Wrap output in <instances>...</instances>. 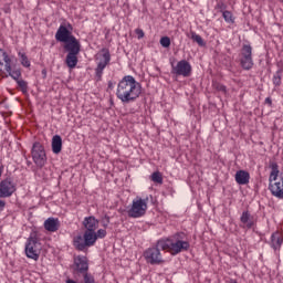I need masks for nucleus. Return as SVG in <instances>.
<instances>
[{"label":"nucleus","instance_id":"16","mask_svg":"<svg viewBox=\"0 0 283 283\" xmlns=\"http://www.w3.org/2000/svg\"><path fill=\"white\" fill-rule=\"evenodd\" d=\"M74 264H75V270L78 273H82L83 275H85V273H87V271H90V263H87V258L86 256H76L74 259Z\"/></svg>","mask_w":283,"mask_h":283},{"label":"nucleus","instance_id":"13","mask_svg":"<svg viewBox=\"0 0 283 283\" xmlns=\"http://www.w3.org/2000/svg\"><path fill=\"white\" fill-rule=\"evenodd\" d=\"M64 49L69 52L66 55V64L70 67H76V63H78V57L76 55L81 52V44H75L73 46L64 45Z\"/></svg>","mask_w":283,"mask_h":283},{"label":"nucleus","instance_id":"38","mask_svg":"<svg viewBox=\"0 0 283 283\" xmlns=\"http://www.w3.org/2000/svg\"><path fill=\"white\" fill-rule=\"evenodd\" d=\"M265 103L266 105H273V101L271 99V97H266Z\"/></svg>","mask_w":283,"mask_h":283},{"label":"nucleus","instance_id":"30","mask_svg":"<svg viewBox=\"0 0 283 283\" xmlns=\"http://www.w3.org/2000/svg\"><path fill=\"white\" fill-rule=\"evenodd\" d=\"M83 277H84V283H96L94 275H92L91 273H84Z\"/></svg>","mask_w":283,"mask_h":283},{"label":"nucleus","instance_id":"26","mask_svg":"<svg viewBox=\"0 0 283 283\" xmlns=\"http://www.w3.org/2000/svg\"><path fill=\"white\" fill-rule=\"evenodd\" d=\"M191 39L195 41V43H198L200 48H205V40H202V36H200L198 33H192Z\"/></svg>","mask_w":283,"mask_h":283},{"label":"nucleus","instance_id":"32","mask_svg":"<svg viewBox=\"0 0 283 283\" xmlns=\"http://www.w3.org/2000/svg\"><path fill=\"white\" fill-rule=\"evenodd\" d=\"M216 10H219V12H221V14H222L223 12H227V6H226V3L222 2V1L218 2L217 6H216Z\"/></svg>","mask_w":283,"mask_h":283},{"label":"nucleus","instance_id":"36","mask_svg":"<svg viewBox=\"0 0 283 283\" xmlns=\"http://www.w3.org/2000/svg\"><path fill=\"white\" fill-rule=\"evenodd\" d=\"M177 75H182V76L187 77V76H191V73L190 72H177Z\"/></svg>","mask_w":283,"mask_h":283},{"label":"nucleus","instance_id":"9","mask_svg":"<svg viewBox=\"0 0 283 283\" xmlns=\"http://www.w3.org/2000/svg\"><path fill=\"white\" fill-rule=\"evenodd\" d=\"M17 193V182L12 177H7L0 181V198H12Z\"/></svg>","mask_w":283,"mask_h":283},{"label":"nucleus","instance_id":"19","mask_svg":"<svg viewBox=\"0 0 283 283\" xmlns=\"http://www.w3.org/2000/svg\"><path fill=\"white\" fill-rule=\"evenodd\" d=\"M240 220L248 229H252L253 224H255V220L249 210L242 212Z\"/></svg>","mask_w":283,"mask_h":283},{"label":"nucleus","instance_id":"5","mask_svg":"<svg viewBox=\"0 0 283 283\" xmlns=\"http://www.w3.org/2000/svg\"><path fill=\"white\" fill-rule=\"evenodd\" d=\"M147 201L148 199L136 197L127 210L128 218H143L147 213Z\"/></svg>","mask_w":283,"mask_h":283},{"label":"nucleus","instance_id":"15","mask_svg":"<svg viewBox=\"0 0 283 283\" xmlns=\"http://www.w3.org/2000/svg\"><path fill=\"white\" fill-rule=\"evenodd\" d=\"M109 61H112L109 50L103 49L102 54L97 60V72H103V70H105V67H107V65L109 64Z\"/></svg>","mask_w":283,"mask_h":283},{"label":"nucleus","instance_id":"40","mask_svg":"<svg viewBox=\"0 0 283 283\" xmlns=\"http://www.w3.org/2000/svg\"><path fill=\"white\" fill-rule=\"evenodd\" d=\"M66 283H77V282L72 279H69V280H66Z\"/></svg>","mask_w":283,"mask_h":283},{"label":"nucleus","instance_id":"34","mask_svg":"<svg viewBox=\"0 0 283 283\" xmlns=\"http://www.w3.org/2000/svg\"><path fill=\"white\" fill-rule=\"evenodd\" d=\"M274 85H280L282 83V77L280 76V73H276L273 77Z\"/></svg>","mask_w":283,"mask_h":283},{"label":"nucleus","instance_id":"12","mask_svg":"<svg viewBox=\"0 0 283 283\" xmlns=\"http://www.w3.org/2000/svg\"><path fill=\"white\" fill-rule=\"evenodd\" d=\"M82 224L85 229L84 234H86V238L94 240L96 238L94 233L98 229L99 224L98 219H96L94 216L86 217L84 218Z\"/></svg>","mask_w":283,"mask_h":283},{"label":"nucleus","instance_id":"7","mask_svg":"<svg viewBox=\"0 0 283 283\" xmlns=\"http://www.w3.org/2000/svg\"><path fill=\"white\" fill-rule=\"evenodd\" d=\"M31 156L36 167H40V169L45 167V163H48V156L45 155V148L43 147V144L35 142L31 150Z\"/></svg>","mask_w":283,"mask_h":283},{"label":"nucleus","instance_id":"10","mask_svg":"<svg viewBox=\"0 0 283 283\" xmlns=\"http://www.w3.org/2000/svg\"><path fill=\"white\" fill-rule=\"evenodd\" d=\"M12 72L17 70V57L9 55L3 49H0V72Z\"/></svg>","mask_w":283,"mask_h":283},{"label":"nucleus","instance_id":"24","mask_svg":"<svg viewBox=\"0 0 283 283\" xmlns=\"http://www.w3.org/2000/svg\"><path fill=\"white\" fill-rule=\"evenodd\" d=\"M18 56H19L21 65H23V67H30V60L28 59V55H25V53L19 52Z\"/></svg>","mask_w":283,"mask_h":283},{"label":"nucleus","instance_id":"8","mask_svg":"<svg viewBox=\"0 0 283 283\" xmlns=\"http://www.w3.org/2000/svg\"><path fill=\"white\" fill-rule=\"evenodd\" d=\"M25 255L30 260H39L41 255V243L36 237H30L25 244Z\"/></svg>","mask_w":283,"mask_h":283},{"label":"nucleus","instance_id":"35","mask_svg":"<svg viewBox=\"0 0 283 283\" xmlns=\"http://www.w3.org/2000/svg\"><path fill=\"white\" fill-rule=\"evenodd\" d=\"M136 34L138 39H143L145 36V32L142 29H136Z\"/></svg>","mask_w":283,"mask_h":283},{"label":"nucleus","instance_id":"17","mask_svg":"<svg viewBox=\"0 0 283 283\" xmlns=\"http://www.w3.org/2000/svg\"><path fill=\"white\" fill-rule=\"evenodd\" d=\"M44 229L49 231V233H56L59 229H61V221L59 218L50 217L44 221Z\"/></svg>","mask_w":283,"mask_h":283},{"label":"nucleus","instance_id":"29","mask_svg":"<svg viewBox=\"0 0 283 283\" xmlns=\"http://www.w3.org/2000/svg\"><path fill=\"white\" fill-rule=\"evenodd\" d=\"M151 180L153 182H157V185H163V175L158 171L153 172Z\"/></svg>","mask_w":283,"mask_h":283},{"label":"nucleus","instance_id":"18","mask_svg":"<svg viewBox=\"0 0 283 283\" xmlns=\"http://www.w3.org/2000/svg\"><path fill=\"white\" fill-rule=\"evenodd\" d=\"M234 178L238 185H249V180H251V175H249V172L245 170H238Z\"/></svg>","mask_w":283,"mask_h":283},{"label":"nucleus","instance_id":"22","mask_svg":"<svg viewBox=\"0 0 283 283\" xmlns=\"http://www.w3.org/2000/svg\"><path fill=\"white\" fill-rule=\"evenodd\" d=\"M175 72H191V64L187 60H181L175 66Z\"/></svg>","mask_w":283,"mask_h":283},{"label":"nucleus","instance_id":"27","mask_svg":"<svg viewBox=\"0 0 283 283\" xmlns=\"http://www.w3.org/2000/svg\"><path fill=\"white\" fill-rule=\"evenodd\" d=\"M161 48H170L171 39L169 36H161L159 40Z\"/></svg>","mask_w":283,"mask_h":283},{"label":"nucleus","instance_id":"28","mask_svg":"<svg viewBox=\"0 0 283 283\" xmlns=\"http://www.w3.org/2000/svg\"><path fill=\"white\" fill-rule=\"evenodd\" d=\"M17 84L20 87L22 94H28V82L24 80H18Z\"/></svg>","mask_w":283,"mask_h":283},{"label":"nucleus","instance_id":"20","mask_svg":"<svg viewBox=\"0 0 283 283\" xmlns=\"http://www.w3.org/2000/svg\"><path fill=\"white\" fill-rule=\"evenodd\" d=\"M282 234L280 232H274L271 237V247L274 249V251H280V248L282 247Z\"/></svg>","mask_w":283,"mask_h":283},{"label":"nucleus","instance_id":"21","mask_svg":"<svg viewBox=\"0 0 283 283\" xmlns=\"http://www.w3.org/2000/svg\"><path fill=\"white\" fill-rule=\"evenodd\" d=\"M62 149H63V139L59 135L53 136V138H52L53 154H61Z\"/></svg>","mask_w":283,"mask_h":283},{"label":"nucleus","instance_id":"4","mask_svg":"<svg viewBox=\"0 0 283 283\" xmlns=\"http://www.w3.org/2000/svg\"><path fill=\"white\" fill-rule=\"evenodd\" d=\"M72 25L70 23L61 24L55 33V39L60 43H66L65 45H78L81 42L72 34Z\"/></svg>","mask_w":283,"mask_h":283},{"label":"nucleus","instance_id":"31","mask_svg":"<svg viewBox=\"0 0 283 283\" xmlns=\"http://www.w3.org/2000/svg\"><path fill=\"white\" fill-rule=\"evenodd\" d=\"M214 90L218 92H222V94H227V86L220 84V83H213Z\"/></svg>","mask_w":283,"mask_h":283},{"label":"nucleus","instance_id":"1","mask_svg":"<svg viewBox=\"0 0 283 283\" xmlns=\"http://www.w3.org/2000/svg\"><path fill=\"white\" fill-rule=\"evenodd\" d=\"M140 94H143V86L132 75L124 76L117 84L116 97L124 105L136 103L140 98Z\"/></svg>","mask_w":283,"mask_h":283},{"label":"nucleus","instance_id":"2","mask_svg":"<svg viewBox=\"0 0 283 283\" xmlns=\"http://www.w3.org/2000/svg\"><path fill=\"white\" fill-rule=\"evenodd\" d=\"M157 247H159L161 251H168L170 255H178V253L189 251L190 244L189 241L182 240L181 233H177L168 239L158 240Z\"/></svg>","mask_w":283,"mask_h":283},{"label":"nucleus","instance_id":"6","mask_svg":"<svg viewBox=\"0 0 283 283\" xmlns=\"http://www.w3.org/2000/svg\"><path fill=\"white\" fill-rule=\"evenodd\" d=\"M144 260H146L147 264L151 265L165 264V260L163 259V253H160V247H158V242L156 245L150 247L144 251Z\"/></svg>","mask_w":283,"mask_h":283},{"label":"nucleus","instance_id":"25","mask_svg":"<svg viewBox=\"0 0 283 283\" xmlns=\"http://www.w3.org/2000/svg\"><path fill=\"white\" fill-rule=\"evenodd\" d=\"M222 17L226 23H235V20L233 19V13H231V11H223Z\"/></svg>","mask_w":283,"mask_h":283},{"label":"nucleus","instance_id":"11","mask_svg":"<svg viewBox=\"0 0 283 283\" xmlns=\"http://www.w3.org/2000/svg\"><path fill=\"white\" fill-rule=\"evenodd\" d=\"M240 63L243 70H251L253 67V48L250 44H243Z\"/></svg>","mask_w":283,"mask_h":283},{"label":"nucleus","instance_id":"14","mask_svg":"<svg viewBox=\"0 0 283 283\" xmlns=\"http://www.w3.org/2000/svg\"><path fill=\"white\" fill-rule=\"evenodd\" d=\"M73 245L77 251H85L87 247H94V239H90L87 234L77 235L73 239Z\"/></svg>","mask_w":283,"mask_h":283},{"label":"nucleus","instance_id":"37","mask_svg":"<svg viewBox=\"0 0 283 283\" xmlns=\"http://www.w3.org/2000/svg\"><path fill=\"white\" fill-rule=\"evenodd\" d=\"M3 209H6V201L0 199V211H3Z\"/></svg>","mask_w":283,"mask_h":283},{"label":"nucleus","instance_id":"39","mask_svg":"<svg viewBox=\"0 0 283 283\" xmlns=\"http://www.w3.org/2000/svg\"><path fill=\"white\" fill-rule=\"evenodd\" d=\"M105 219H106V223H103V228H104V229H107V224H108V222H109V217H105Z\"/></svg>","mask_w":283,"mask_h":283},{"label":"nucleus","instance_id":"33","mask_svg":"<svg viewBox=\"0 0 283 283\" xmlns=\"http://www.w3.org/2000/svg\"><path fill=\"white\" fill-rule=\"evenodd\" d=\"M10 76L13 77L14 81H17V83H19V81H21V72H10L9 73Z\"/></svg>","mask_w":283,"mask_h":283},{"label":"nucleus","instance_id":"3","mask_svg":"<svg viewBox=\"0 0 283 283\" xmlns=\"http://www.w3.org/2000/svg\"><path fill=\"white\" fill-rule=\"evenodd\" d=\"M270 177H269V189L274 196V198H279V200H283V172L280 174V167L277 163H272L270 165Z\"/></svg>","mask_w":283,"mask_h":283},{"label":"nucleus","instance_id":"23","mask_svg":"<svg viewBox=\"0 0 283 283\" xmlns=\"http://www.w3.org/2000/svg\"><path fill=\"white\" fill-rule=\"evenodd\" d=\"M94 235L95 238L93 239V245L96 244V240L103 239L107 235V230L106 229H99L97 231L95 230Z\"/></svg>","mask_w":283,"mask_h":283}]
</instances>
